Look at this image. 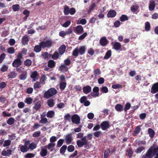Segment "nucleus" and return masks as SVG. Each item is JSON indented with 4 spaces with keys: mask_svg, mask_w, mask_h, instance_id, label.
I'll return each instance as SVG.
<instances>
[{
    "mask_svg": "<svg viewBox=\"0 0 158 158\" xmlns=\"http://www.w3.org/2000/svg\"><path fill=\"white\" fill-rule=\"evenodd\" d=\"M47 150L45 147H43L41 148V150L40 152V155L43 156H45L47 155Z\"/></svg>",
    "mask_w": 158,
    "mask_h": 158,
    "instance_id": "obj_12",
    "label": "nucleus"
},
{
    "mask_svg": "<svg viewBox=\"0 0 158 158\" xmlns=\"http://www.w3.org/2000/svg\"><path fill=\"white\" fill-rule=\"evenodd\" d=\"M138 8V6L136 5H133L131 7V10L133 12H135L137 10Z\"/></svg>",
    "mask_w": 158,
    "mask_h": 158,
    "instance_id": "obj_49",
    "label": "nucleus"
},
{
    "mask_svg": "<svg viewBox=\"0 0 158 158\" xmlns=\"http://www.w3.org/2000/svg\"><path fill=\"white\" fill-rule=\"evenodd\" d=\"M65 139L66 143L68 144H70L73 139L72 134H69L65 136Z\"/></svg>",
    "mask_w": 158,
    "mask_h": 158,
    "instance_id": "obj_10",
    "label": "nucleus"
},
{
    "mask_svg": "<svg viewBox=\"0 0 158 158\" xmlns=\"http://www.w3.org/2000/svg\"><path fill=\"white\" fill-rule=\"evenodd\" d=\"M157 92H158V82L154 84L151 89V93L152 94H155Z\"/></svg>",
    "mask_w": 158,
    "mask_h": 158,
    "instance_id": "obj_7",
    "label": "nucleus"
},
{
    "mask_svg": "<svg viewBox=\"0 0 158 158\" xmlns=\"http://www.w3.org/2000/svg\"><path fill=\"white\" fill-rule=\"evenodd\" d=\"M116 15V12L114 10H110L107 14V16L108 17H113Z\"/></svg>",
    "mask_w": 158,
    "mask_h": 158,
    "instance_id": "obj_19",
    "label": "nucleus"
},
{
    "mask_svg": "<svg viewBox=\"0 0 158 158\" xmlns=\"http://www.w3.org/2000/svg\"><path fill=\"white\" fill-rule=\"evenodd\" d=\"M28 142V141H26L24 145H20L19 147L21 152H25L29 150L27 146V143Z\"/></svg>",
    "mask_w": 158,
    "mask_h": 158,
    "instance_id": "obj_4",
    "label": "nucleus"
},
{
    "mask_svg": "<svg viewBox=\"0 0 158 158\" xmlns=\"http://www.w3.org/2000/svg\"><path fill=\"white\" fill-rule=\"evenodd\" d=\"M57 92L55 88H51L44 93V97L46 98H48L56 94Z\"/></svg>",
    "mask_w": 158,
    "mask_h": 158,
    "instance_id": "obj_2",
    "label": "nucleus"
},
{
    "mask_svg": "<svg viewBox=\"0 0 158 158\" xmlns=\"http://www.w3.org/2000/svg\"><path fill=\"white\" fill-rule=\"evenodd\" d=\"M41 120L40 121V122L42 124H45L48 123V120L47 119L45 118V116L42 114L40 115Z\"/></svg>",
    "mask_w": 158,
    "mask_h": 158,
    "instance_id": "obj_18",
    "label": "nucleus"
},
{
    "mask_svg": "<svg viewBox=\"0 0 158 158\" xmlns=\"http://www.w3.org/2000/svg\"><path fill=\"white\" fill-rule=\"evenodd\" d=\"M150 25L149 22H147L145 24V29L147 31H149L150 29Z\"/></svg>",
    "mask_w": 158,
    "mask_h": 158,
    "instance_id": "obj_45",
    "label": "nucleus"
},
{
    "mask_svg": "<svg viewBox=\"0 0 158 158\" xmlns=\"http://www.w3.org/2000/svg\"><path fill=\"white\" fill-rule=\"evenodd\" d=\"M88 141L86 140V137L84 136L81 139H79L77 141V144L79 147H81L84 145L87 144Z\"/></svg>",
    "mask_w": 158,
    "mask_h": 158,
    "instance_id": "obj_3",
    "label": "nucleus"
},
{
    "mask_svg": "<svg viewBox=\"0 0 158 158\" xmlns=\"http://www.w3.org/2000/svg\"><path fill=\"white\" fill-rule=\"evenodd\" d=\"M12 151L10 149H8L6 150H3L2 152V154L5 156H9L11 153Z\"/></svg>",
    "mask_w": 158,
    "mask_h": 158,
    "instance_id": "obj_17",
    "label": "nucleus"
},
{
    "mask_svg": "<svg viewBox=\"0 0 158 158\" xmlns=\"http://www.w3.org/2000/svg\"><path fill=\"white\" fill-rule=\"evenodd\" d=\"M100 44L103 46H105L108 44V41L106 37H102L99 41Z\"/></svg>",
    "mask_w": 158,
    "mask_h": 158,
    "instance_id": "obj_6",
    "label": "nucleus"
},
{
    "mask_svg": "<svg viewBox=\"0 0 158 158\" xmlns=\"http://www.w3.org/2000/svg\"><path fill=\"white\" fill-rule=\"evenodd\" d=\"M47 104L50 107H53L55 105L54 100L52 99H50L47 101Z\"/></svg>",
    "mask_w": 158,
    "mask_h": 158,
    "instance_id": "obj_22",
    "label": "nucleus"
},
{
    "mask_svg": "<svg viewBox=\"0 0 158 158\" xmlns=\"http://www.w3.org/2000/svg\"><path fill=\"white\" fill-rule=\"evenodd\" d=\"M38 74L36 71L32 72L31 73L30 77L34 81H35L38 79Z\"/></svg>",
    "mask_w": 158,
    "mask_h": 158,
    "instance_id": "obj_8",
    "label": "nucleus"
},
{
    "mask_svg": "<svg viewBox=\"0 0 158 158\" xmlns=\"http://www.w3.org/2000/svg\"><path fill=\"white\" fill-rule=\"evenodd\" d=\"M156 154V157L158 158V146L151 147L145 155H143V158H151Z\"/></svg>",
    "mask_w": 158,
    "mask_h": 158,
    "instance_id": "obj_1",
    "label": "nucleus"
},
{
    "mask_svg": "<svg viewBox=\"0 0 158 158\" xmlns=\"http://www.w3.org/2000/svg\"><path fill=\"white\" fill-rule=\"evenodd\" d=\"M28 40L27 37L26 36H24L23 37L22 40L23 44L24 45L26 44L28 41Z\"/></svg>",
    "mask_w": 158,
    "mask_h": 158,
    "instance_id": "obj_38",
    "label": "nucleus"
},
{
    "mask_svg": "<svg viewBox=\"0 0 158 158\" xmlns=\"http://www.w3.org/2000/svg\"><path fill=\"white\" fill-rule=\"evenodd\" d=\"M86 21L85 19H79L77 22V24H81L82 25H84L86 24Z\"/></svg>",
    "mask_w": 158,
    "mask_h": 158,
    "instance_id": "obj_30",
    "label": "nucleus"
},
{
    "mask_svg": "<svg viewBox=\"0 0 158 158\" xmlns=\"http://www.w3.org/2000/svg\"><path fill=\"white\" fill-rule=\"evenodd\" d=\"M100 90L102 93H107L108 91V90L106 86H102L100 88Z\"/></svg>",
    "mask_w": 158,
    "mask_h": 158,
    "instance_id": "obj_32",
    "label": "nucleus"
},
{
    "mask_svg": "<svg viewBox=\"0 0 158 158\" xmlns=\"http://www.w3.org/2000/svg\"><path fill=\"white\" fill-rule=\"evenodd\" d=\"M40 134V132L39 131L35 132L33 135V136L35 137H39Z\"/></svg>",
    "mask_w": 158,
    "mask_h": 158,
    "instance_id": "obj_62",
    "label": "nucleus"
},
{
    "mask_svg": "<svg viewBox=\"0 0 158 158\" xmlns=\"http://www.w3.org/2000/svg\"><path fill=\"white\" fill-rule=\"evenodd\" d=\"M102 134V132L100 131H97L95 132L94 133V135L97 137H99Z\"/></svg>",
    "mask_w": 158,
    "mask_h": 158,
    "instance_id": "obj_63",
    "label": "nucleus"
},
{
    "mask_svg": "<svg viewBox=\"0 0 158 158\" xmlns=\"http://www.w3.org/2000/svg\"><path fill=\"white\" fill-rule=\"evenodd\" d=\"M145 149V148L143 147H141L138 148L135 151V152L137 153H139Z\"/></svg>",
    "mask_w": 158,
    "mask_h": 158,
    "instance_id": "obj_52",
    "label": "nucleus"
},
{
    "mask_svg": "<svg viewBox=\"0 0 158 158\" xmlns=\"http://www.w3.org/2000/svg\"><path fill=\"white\" fill-rule=\"evenodd\" d=\"M22 64V61L19 59H16L12 63L13 66L15 67H17L21 65Z\"/></svg>",
    "mask_w": 158,
    "mask_h": 158,
    "instance_id": "obj_14",
    "label": "nucleus"
},
{
    "mask_svg": "<svg viewBox=\"0 0 158 158\" xmlns=\"http://www.w3.org/2000/svg\"><path fill=\"white\" fill-rule=\"evenodd\" d=\"M94 75H95V77H96L97 76H98L101 74V72L98 69L95 70L94 71Z\"/></svg>",
    "mask_w": 158,
    "mask_h": 158,
    "instance_id": "obj_47",
    "label": "nucleus"
},
{
    "mask_svg": "<svg viewBox=\"0 0 158 158\" xmlns=\"http://www.w3.org/2000/svg\"><path fill=\"white\" fill-rule=\"evenodd\" d=\"M55 112L54 111L51 110L48 112L47 114V116L48 118H52L54 115Z\"/></svg>",
    "mask_w": 158,
    "mask_h": 158,
    "instance_id": "obj_29",
    "label": "nucleus"
},
{
    "mask_svg": "<svg viewBox=\"0 0 158 158\" xmlns=\"http://www.w3.org/2000/svg\"><path fill=\"white\" fill-rule=\"evenodd\" d=\"M67 150L69 152H72L74 150V147L73 146L70 145L68 146Z\"/></svg>",
    "mask_w": 158,
    "mask_h": 158,
    "instance_id": "obj_57",
    "label": "nucleus"
},
{
    "mask_svg": "<svg viewBox=\"0 0 158 158\" xmlns=\"http://www.w3.org/2000/svg\"><path fill=\"white\" fill-rule=\"evenodd\" d=\"M8 69V66L5 64H3L1 69V70L4 72L7 71Z\"/></svg>",
    "mask_w": 158,
    "mask_h": 158,
    "instance_id": "obj_40",
    "label": "nucleus"
},
{
    "mask_svg": "<svg viewBox=\"0 0 158 158\" xmlns=\"http://www.w3.org/2000/svg\"><path fill=\"white\" fill-rule=\"evenodd\" d=\"M113 47L116 50H119L121 47V44L119 42H116L114 44Z\"/></svg>",
    "mask_w": 158,
    "mask_h": 158,
    "instance_id": "obj_21",
    "label": "nucleus"
},
{
    "mask_svg": "<svg viewBox=\"0 0 158 158\" xmlns=\"http://www.w3.org/2000/svg\"><path fill=\"white\" fill-rule=\"evenodd\" d=\"M31 62H32L31 60L27 59L24 61V64L26 66H29L31 64Z\"/></svg>",
    "mask_w": 158,
    "mask_h": 158,
    "instance_id": "obj_48",
    "label": "nucleus"
},
{
    "mask_svg": "<svg viewBox=\"0 0 158 158\" xmlns=\"http://www.w3.org/2000/svg\"><path fill=\"white\" fill-rule=\"evenodd\" d=\"M32 99L31 98H26L25 100V102L27 104H31L32 102Z\"/></svg>",
    "mask_w": 158,
    "mask_h": 158,
    "instance_id": "obj_59",
    "label": "nucleus"
},
{
    "mask_svg": "<svg viewBox=\"0 0 158 158\" xmlns=\"http://www.w3.org/2000/svg\"><path fill=\"white\" fill-rule=\"evenodd\" d=\"M96 5L95 3H92L91 6H90L89 11L90 12L94 9V8L95 7Z\"/></svg>",
    "mask_w": 158,
    "mask_h": 158,
    "instance_id": "obj_58",
    "label": "nucleus"
},
{
    "mask_svg": "<svg viewBox=\"0 0 158 158\" xmlns=\"http://www.w3.org/2000/svg\"><path fill=\"white\" fill-rule=\"evenodd\" d=\"M65 47L64 45H62L59 49V51L60 54L62 55L65 51Z\"/></svg>",
    "mask_w": 158,
    "mask_h": 158,
    "instance_id": "obj_26",
    "label": "nucleus"
},
{
    "mask_svg": "<svg viewBox=\"0 0 158 158\" xmlns=\"http://www.w3.org/2000/svg\"><path fill=\"white\" fill-rule=\"evenodd\" d=\"M115 109L118 111H121L123 110V107L121 104H117L115 106Z\"/></svg>",
    "mask_w": 158,
    "mask_h": 158,
    "instance_id": "obj_24",
    "label": "nucleus"
},
{
    "mask_svg": "<svg viewBox=\"0 0 158 158\" xmlns=\"http://www.w3.org/2000/svg\"><path fill=\"white\" fill-rule=\"evenodd\" d=\"M48 65L50 67H53L55 65V62L53 60H51L48 61Z\"/></svg>",
    "mask_w": 158,
    "mask_h": 158,
    "instance_id": "obj_35",
    "label": "nucleus"
},
{
    "mask_svg": "<svg viewBox=\"0 0 158 158\" xmlns=\"http://www.w3.org/2000/svg\"><path fill=\"white\" fill-rule=\"evenodd\" d=\"M27 77V73L23 72L19 76V78L21 80H24L26 79Z\"/></svg>",
    "mask_w": 158,
    "mask_h": 158,
    "instance_id": "obj_25",
    "label": "nucleus"
},
{
    "mask_svg": "<svg viewBox=\"0 0 158 158\" xmlns=\"http://www.w3.org/2000/svg\"><path fill=\"white\" fill-rule=\"evenodd\" d=\"M41 48L40 45L36 46L34 48V51L37 52H39L40 51Z\"/></svg>",
    "mask_w": 158,
    "mask_h": 158,
    "instance_id": "obj_41",
    "label": "nucleus"
},
{
    "mask_svg": "<svg viewBox=\"0 0 158 158\" xmlns=\"http://www.w3.org/2000/svg\"><path fill=\"white\" fill-rule=\"evenodd\" d=\"M120 18V20L122 22H123L128 20V18L127 16L125 15H122Z\"/></svg>",
    "mask_w": 158,
    "mask_h": 158,
    "instance_id": "obj_44",
    "label": "nucleus"
},
{
    "mask_svg": "<svg viewBox=\"0 0 158 158\" xmlns=\"http://www.w3.org/2000/svg\"><path fill=\"white\" fill-rule=\"evenodd\" d=\"M80 117L77 114H74L72 117V122L76 124H78L80 122Z\"/></svg>",
    "mask_w": 158,
    "mask_h": 158,
    "instance_id": "obj_5",
    "label": "nucleus"
},
{
    "mask_svg": "<svg viewBox=\"0 0 158 158\" xmlns=\"http://www.w3.org/2000/svg\"><path fill=\"white\" fill-rule=\"evenodd\" d=\"M12 8L14 11H18L20 8V6L18 4H15L13 5Z\"/></svg>",
    "mask_w": 158,
    "mask_h": 158,
    "instance_id": "obj_34",
    "label": "nucleus"
},
{
    "mask_svg": "<svg viewBox=\"0 0 158 158\" xmlns=\"http://www.w3.org/2000/svg\"><path fill=\"white\" fill-rule=\"evenodd\" d=\"M68 68L64 64H62L60 67V70L62 72H64L68 71Z\"/></svg>",
    "mask_w": 158,
    "mask_h": 158,
    "instance_id": "obj_20",
    "label": "nucleus"
},
{
    "mask_svg": "<svg viewBox=\"0 0 158 158\" xmlns=\"http://www.w3.org/2000/svg\"><path fill=\"white\" fill-rule=\"evenodd\" d=\"M70 9L68 6H65L64 9V12L66 15H68L69 13Z\"/></svg>",
    "mask_w": 158,
    "mask_h": 158,
    "instance_id": "obj_42",
    "label": "nucleus"
},
{
    "mask_svg": "<svg viewBox=\"0 0 158 158\" xmlns=\"http://www.w3.org/2000/svg\"><path fill=\"white\" fill-rule=\"evenodd\" d=\"M156 6L155 2L153 0H150L149 2L148 8L150 11L153 10Z\"/></svg>",
    "mask_w": 158,
    "mask_h": 158,
    "instance_id": "obj_9",
    "label": "nucleus"
},
{
    "mask_svg": "<svg viewBox=\"0 0 158 158\" xmlns=\"http://www.w3.org/2000/svg\"><path fill=\"white\" fill-rule=\"evenodd\" d=\"M83 28L81 25L77 26L75 28V32L77 34H80L83 32Z\"/></svg>",
    "mask_w": 158,
    "mask_h": 158,
    "instance_id": "obj_11",
    "label": "nucleus"
},
{
    "mask_svg": "<svg viewBox=\"0 0 158 158\" xmlns=\"http://www.w3.org/2000/svg\"><path fill=\"white\" fill-rule=\"evenodd\" d=\"M17 75V73L14 71H12L9 73L8 76L9 78H15Z\"/></svg>",
    "mask_w": 158,
    "mask_h": 158,
    "instance_id": "obj_28",
    "label": "nucleus"
},
{
    "mask_svg": "<svg viewBox=\"0 0 158 158\" xmlns=\"http://www.w3.org/2000/svg\"><path fill=\"white\" fill-rule=\"evenodd\" d=\"M66 85V84L64 82H61L60 83V88L62 89H64Z\"/></svg>",
    "mask_w": 158,
    "mask_h": 158,
    "instance_id": "obj_50",
    "label": "nucleus"
},
{
    "mask_svg": "<svg viewBox=\"0 0 158 158\" xmlns=\"http://www.w3.org/2000/svg\"><path fill=\"white\" fill-rule=\"evenodd\" d=\"M11 143V141L10 140H7L5 141L3 146L4 147L9 146Z\"/></svg>",
    "mask_w": 158,
    "mask_h": 158,
    "instance_id": "obj_46",
    "label": "nucleus"
},
{
    "mask_svg": "<svg viewBox=\"0 0 158 158\" xmlns=\"http://www.w3.org/2000/svg\"><path fill=\"white\" fill-rule=\"evenodd\" d=\"M113 88L114 89H118L122 88V85L119 84L114 85L112 86Z\"/></svg>",
    "mask_w": 158,
    "mask_h": 158,
    "instance_id": "obj_61",
    "label": "nucleus"
},
{
    "mask_svg": "<svg viewBox=\"0 0 158 158\" xmlns=\"http://www.w3.org/2000/svg\"><path fill=\"white\" fill-rule=\"evenodd\" d=\"M35 156V155L33 153H27L25 156V157L27 158H34Z\"/></svg>",
    "mask_w": 158,
    "mask_h": 158,
    "instance_id": "obj_51",
    "label": "nucleus"
},
{
    "mask_svg": "<svg viewBox=\"0 0 158 158\" xmlns=\"http://www.w3.org/2000/svg\"><path fill=\"white\" fill-rule=\"evenodd\" d=\"M41 105L40 102H38L37 103H35L33 106V108L36 111L38 110L40 108Z\"/></svg>",
    "mask_w": 158,
    "mask_h": 158,
    "instance_id": "obj_23",
    "label": "nucleus"
},
{
    "mask_svg": "<svg viewBox=\"0 0 158 158\" xmlns=\"http://www.w3.org/2000/svg\"><path fill=\"white\" fill-rule=\"evenodd\" d=\"M59 54L57 52H55L52 56V58L54 59H56L58 58Z\"/></svg>",
    "mask_w": 158,
    "mask_h": 158,
    "instance_id": "obj_53",
    "label": "nucleus"
},
{
    "mask_svg": "<svg viewBox=\"0 0 158 158\" xmlns=\"http://www.w3.org/2000/svg\"><path fill=\"white\" fill-rule=\"evenodd\" d=\"M148 132L150 136L152 138L154 135V131L151 128H149L148 129Z\"/></svg>",
    "mask_w": 158,
    "mask_h": 158,
    "instance_id": "obj_39",
    "label": "nucleus"
},
{
    "mask_svg": "<svg viewBox=\"0 0 158 158\" xmlns=\"http://www.w3.org/2000/svg\"><path fill=\"white\" fill-rule=\"evenodd\" d=\"M55 146V144L54 143H50L48 144L47 146V147L49 150H50L51 151L52 150L53 148Z\"/></svg>",
    "mask_w": 158,
    "mask_h": 158,
    "instance_id": "obj_36",
    "label": "nucleus"
},
{
    "mask_svg": "<svg viewBox=\"0 0 158 158\" xmlns=\"http://www.w3.org/2000/svg\"><path fill=\"white\" fill-rule=\"evenodd\" d=\"M41 83L40 82H36L34 83V84L33 87L35 89H38L41 87Z\"/></svg>",
    "mask_w": 158,
    "mask_h": 158,
    "instance_id": "obj_27",
    "label": "nucleus"
},
{
    "mask_svg": "<svg viewBox=\"0 0 158 158\" xmlns=\"http://www.w3.org/2000/svg\"><path fill=\"white\" fill-rule=\"evenodd\" d=\"M131 106V105L129 103H127L125 105L124 108V111H126L127 110H128Z\"/></svg>",
    "mask_w": 158,
    "mask_h": 158,
    "instance_id": "obj_60",
    "label": "nucleus"
},
{
    "mask_svg": "<svg viewBox=\"0 0 158 158\" xmlns=\"http://www.w3.org/2000/svg\"><path fill=\"white\" fill-rule=\"evenodd\" d=\"M27 144L29 149L33 150L36 148V144L33 143H30L29 141H28V142Z\"/></svg>",
    "mask_w": 158,
    "mask_h": 158,
    "instance_id": "obj_15",
    "label": "nucleus"
},
{
    "mask_svg": "<svg viewBox=\"0 0 158 158\" xmlns=\"http://www.w3.org/2000/svg\"><path fill=\"white\" fill-rule=\"evenodd\" d=\"M64 140L63 139H60L57 142V146L58 147H60L63 144Z\"/></svg>",
    "mask_w": 158,
    "mask_h": 158,
    "instance_id": "obj_56",
    "label": "nucleus"
},
{
    "mask_svg": "<svg viewBox=\"0 0 158 158\" xmlns=\"http://www.w3.org/2000/svg\"><path fill=\"white\" fill-rule=\"evenodd\" d=\"M152 19H156L158 18V14L156 13H154L152 16Z\"/></svg>",
    "mask_w": 158,
    "mask_h": 158,
    "instance_id": "obj_64",
    "label": "nucleus"
},
{
    "mask_svg": "<svg viewBox=\"0 0 158 158\" xmlns=\"http://www.w3.org/2000/svg\"><path fill=\"white\" fill-rule=\"evenodd\" d=\"M15 119L12 117L10 118L7 121V123L10 125H12L14 123Z\"/></svg>",
    "mask_w": 158,
    "mask_h": 158,
    "instance_id": "obj_37",
    "label": "nucleus"
},
{
    "mask_svg": "<svg viewBox=\"0 0 158 158\" xmlns=\"http://www.w3.org/2000/svg\"><path fill=\"white\" fill-rule=\"evenodd\" d=\"M110 152V150L109 149H106L104 152V158H107L108 156L109 153Z\"/></svg>",
    "mask_w": 158,
    "mask_h": 158,
    "instance_id": "obj_55",
    "label": "nucleus"
},
{
    "mask_svg": "<svg viewBox=\"0 0 158 158\" xmlns=\"http://www.w3.org/2000/svg\"><path fill=\"white\" fill-rule=\"evenodd\" d=\"M111 54L110 50L108 51L106 53L105 56H104V59H107L109 58L111 56Z\"/></svg>",
    "mask_w": 158,
    "mask_h": 158,
    "instance_id": "obj_31",
    "label": "nucleus"
},
{
    "mask_svg": "<svg viewBox=\"0 0 158 158\" xmlns=\"http://www.w3.org/2000/svg\"><path fill=\"white\" fill-rule=\"evenodd\" d=\"M109 124L107 121H104L101 124V127L102 129L104 130H105L109 128Z\"/></svg>",
    "mask_w": 158,
    "mask_h": 158,
    "instance_id": "obj_13",
    "label": "nucleus"
},
{
    "mask_svg": "<svg viewBox=\"0 0 158 158\" xmlns=\"http://www.w3.org/2000/svg\"><path fill=\"white\" fill-rule=\"evenodd\" d=\"M91 90V87L88 85H87L83 87V90L85 94H87L90 92Z\"/></svg>",
    "mask_w": 158,
    "mask_h": 158,
    "instance_id": "obj_16",
    "label": "nucleus"
},
{
    "mask_svg": "<svg viewBox=\"0 0 158 158\" xmlns=\"http://www.w3.org/2000/svg\"><path fill=\"white\" fill-rule=\"evenodd\" d=\"M7 51L9 53L13 54L15 52V50L13 47H10L8 49Z\"/></svg>",
    "mask_w": 158,
    "mask_h": 158,
    "instance_id": "obj_54",
    "label": "nucleus"
},
{
    "mask_svg": "<svg viewBox=\"0 0 158 158\" xmlns=\"http://www.w3.org/2000/svg\"><path fill=\"white\" fill-rule=\"evenodd\" d=\"M85 48L84 46L81 47L79 49V52L81 55L83 54L85 52Z\"/></svg>",
    "mask_w": 158,
    "mask_h": 158,
    "instance_id": "obj_43",
    "label": "nucleus"
},
{
    "mask_svg": "<svg viewBox=\"0 0 158 158\" xmlns=\"http://www.w3.org/2000/svg\"><path fill=\"white\" fill-rule=\"evenodd\" d=\"M67 147L66 145H64L62 146L60 149V153L64 154L66 150Z\"/></svg>",
    "mask_w": 158,
    "mask_h": 158,
    "instance_id": "obj_33",
    "label": "nucleus"
}]
</instances>
